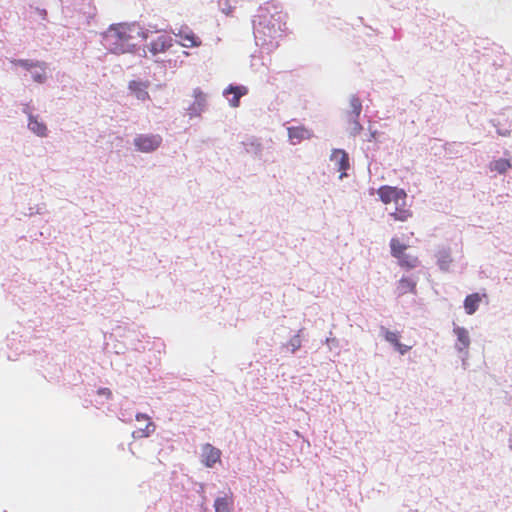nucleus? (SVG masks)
Wrapping results in <instances>:
<instances>
[{"label": "nucleus", "mask_w": 512, "mask_h": 512, "mask_svg": "<svg viewBox=\"0 0 512 512\" xmlns=\"http://www.w3.org/2000/svg\"><path fill=\"white\" fill-rule=\"evenodd\" d=\"M149 37V31L138 23L112 25L104 36L105 44L114 54L133 53Z\"/></svg>", "instance_id": "f257e3e1"}, {"label": "nucleus", "mask_w": 512, "mask_h": 512, "mask_svg": "<svg viewBox=\"0 0 512 512\" xmlns=\"http://www.w3.org/2000/svg\"><path fill=\"white\" fill-rule=\"evenodd\" d=\"M286 15L279 10L277 4L267 2L258 9V14L253 20L254 29L264 37H272L285 28Z\"/></svg>", "instance_id": "f03ea898"}, {"label": "nucleus", "mask_w": 512, "mask_h": 512, "mask_svg": "<svg viewBox=\"0 0 512 512\" xmlns=\"http://www.w3.org/2000/svg\"><path fill=\"white\" fill-rule=\"evenodd\" d=\"M377 194L384 204L394 203L395 205H398L407 198V194L403 189L388 185L381 186L378 189Z\"/></svg>", "instance_id": "7ed1b4c3"}, {"label": "nucleus", "mask_w": 512, "mask_h": 512, "mask_svg": "<svg viewBox=\"0 0 512 512\" xmlns=\"http://www.w3.org/2000/svg\"><path fill=\"white\" fill-rule=\"evenodd\" d=\"M162 142V138L160 135H138L134 139V144L137 150L141 152H152L156 150Z\"/></svg>", "instance_id": "20e7f679"}, {"label": "nucleus", "mask_w": 512, "mask_h": 512, "mask_svg": "<svg viewBox=\"0 0 512 512\" xmlns=\"http://www.w3.org/2000/svg\"><path fill=\"white\" fill-rule=\"evenodd\" d=\"M136 421L143 424L132 432L134 438H146L154 432L155 425L148 415L139 413L136 415Z\"/></svg>", "instance_id": "39448f33"}, {"label": "nucleus", "mask_w": 512, "mask_h": 512, "mask_svg": "<svg viewBox=\"0 0 512 512\" xmlns=\"http://www.w3.org/2000/svg\"><path fill=\"white\" fill-rule=\"evenodd\" d=\"M176 37L178 38L179 44L186 48L199 47L201 45L200 38L188 28L180 29Z\"/></svg>", "instance_id": "423d86ee"}, {"label": "nucleus", "mask_w": 512, "mask_h": 512, "mask_svg": "<svg viewBox=\"0 0 512 512\" xmlns=\"http://www.w3.org/2000/svg\"><path fill=\"white\" fill-rule=\"evenodd\" d=\"M351 111L348 113L349 120L352 122V133L357 134L362 130V126L358 122V117L362 111V104L359 98L353 96L350 99Z\"/></svg>", "instance_id": "0eeeda50"}, {"label": "nucleus", "mask_w": 512, "mask_h": 512, "mask_svg": "<svg viewBox=\"0 0 512 512\" xmlns=\"http://www.w3.org/2000/svg\"><path fill=\"white\" fill-rule=\"evenodd\" d=\"M193 97L194 102L188 107V113L191 117L199 116L206 104V95L200 88L194 89Z\"/></svg>", "instance_id": "6e6552de"}, {"label": "nucleus", "mask_w": 512, "mask_h": 512, "mask_svg": "<svg viewBox=\"0 0 512 512\" xmlns=\"http://www.w3.org/2000/svg\"><path fill=\"white\" fill-rule=\"evenodd\" d=\"M221 451L211 444H205L202 447V461L207 467H213L220 461Z\"/></svg>", "instance_id": "1a4fd4ad"}, {"label": "nucleus", "mask_w": 512, "mask_h": 512, "mask_svg": "<svg viewBox=\"0 0 512 512\" xmlns=\"http://www.w3.org/2000/svg\"><path fill=\"white\" fill-rule=\"evenodd\" d=\"M171 46H172L171 38L166 35H160L150 43L149 51L153 55H156L158 53L165 52Z\"/></svg>", "instance_id": "9d476101"}, {"label": "nucleus", "mask_w": 512, "mask_h": 512, "mask_svg": "<svg viewBox=\"0 0 512 512\" xmlns=\"http://www.w3.org/2000/svg\"><path fill=\"white\" fill-rule=\"evenodd\" d=\"M288 136L293 144H296L302 140L310 139L312 137V132L304 126L289 127Z\"/></svg>", "instance_id": "9b49d317"}, {"label": "nucleus", "mask_w": 512, "mask_h": 512, "mask_svg": "<svg viewBox=\"0 0 512 512\" xmlns=\"http://www.w3.org/2000/svg\"><path fill=\"white\" fill-rule=\"evenodd\" d=\"M248 93V89L245 86H233L230 85L225 89L224 94H233V97L229 99L231 107L236 108L240 104V98Z\"/></svg>", "instance_id": "f8f14e48"}, {"label": "nucleus", "mask_w": 512, "mask_h": 512, "mask_svg": "<svg viewBox=\"0 0 512 512\" xmlns=\"http://www.w3.org/2000/svg\"><path fill=\"white\" fill-rule=\"evenodd\" d=\"M395 221L406 222L412 217V211L407 207L406 200L396 205L393 212L389 214Z\"/></svg>", "instance_id": "ddd939ff"}, {"label": "nucleus", "mask_w": 512, "mask_h": 512, "mask_svg": "<svg viewBox=\"0 0 512 512\" xmlns=\"http://www.w3.org/2000/svg\"><path fill=\"white\" fill-rule=\"evenodd\" d=\"M147 83L139 82V81H131L129 83V89L136 96L137 99L145 101L149 99V94L147 92Z\"/></svg>", "instance_id": "4468645a"}, {"label": "nucleus", "mask_w": 512, "mask_h": 512, "mask_svg": "<svg viewBox=\"0 0 512 512\" xmlns=\"http://www.w3.org/2000/svg\"><path fill=\"white\" fill-rule=\"evenodd\" d=\"M215 512H232L233 497L232 494H226L223 497H218L214 503Z\"/></svg>", "instance_id": "2eb2a0df"}, {"label": "nucleus", "mask_w": 512, "mask_h": 512, "mask_svg": "<svg viewBox=\"0 0 512 512\" xmlns=\"http://www.w3.org/2000/svg\"><path fill=\"white\" fill-rule=\"evenodd\" d=\"M454 333L457 336L458 344L456 345L458 350L467 349L470 345L469 333L464 327H455Z\"/></svg>", "instance_id": "dca6fc26"}, {"label": "nucleus", "mask_w": 512, "mask_h": 512, "mask_svg": "<svg viewBox=\"0 0 512 512\" xmlns=\"http://www.w3.org/2000/svg\"><path fill=\"white\" fill-rule=\"evenodd\" d=\"M481 302V296L478 293H473L466 296L464 300V308L467 314L472 315L478 309Z\"/></svg>", "instance_id": "f3484780"}, {"label": "nucleus", "mask_w": 512, "mask_h": 512, "mask_svg": "<svg viewBox=\"0 0 512 512\" xmlns=\"http://www.w3.org/2000/svg\"><path fill=\"white\" fill-rule=\"evenodd\" d=\"M331 160L336 163L339 171H345L349 166L348 155L343 150H335L332 153Z\"/></svg>", "instance_id": "a211bd4d"}, {"label": "nucleus", "mask_w": 512, "mask_h": 512, "mask_svg": "<svg viewBox=\"0 0 512 512\" xmlns=\"http://www.w3.org/2000/svg\"><path fill=\"white\" fill-rule=\"evenodd\" d=\"M29 129L37 134L38 136L44 137L46 136L47 127L44 123L39 122L36 118L33 116L29 117V123H28Z\"/></svg>", "instance_id": "6ab92c4d"}, {"label": "nucleus", "mask_w": 512, "mask_h": 512, "mask_svg": "<svg viewBox=\"0 0 512 512\" xmlns=\"http://www.w3.org/2000/svg\"><path fill=\"white\" fill-rule=\"evenodd\" d=\"M398 290L401 295L407 293H415L416 283L410 278H401L399 280Z\"/></svg>", "instance_id": "aec40b11"}, {"label": "nucleus", "mask_w": 512, "mask_h": 512, "mask_svg": "<svg viewBox=\"0 0 512 512\" xmlns=\"http://www.w3.org/2000/svg\"><path fill=\"white\" fill-rule=\"evenodd\" d=\"M391 255L394 258H400L407 249V245L400 242L398 238H392L390 240Z\"/></svg>", "instance_id": "412c9836"}, {"label": "nucleus", "mask_w": 512, "mask_h": 512, "mask_svg": "<svg viewBox=\"0 0 512 512\" xmlns=\"http://www.w3.org/2000/svg\"><path fill=\"white\" fill-rule=\"evenodd\" d=\"M401 267L406 269L415 268L418 264V258L406 253H403L400 258H396Z\"/></svg>", "instance_id": "4be33fe9"}, {"label": "nucleus", "mask_w": 512, "mask_h": 512, "mask_svg": "<svg viewBox=\"0 0 512 512\" xmlns=\"http://www.w3.org/2000/svg\"><path fill=\"white\" fill-rule=\"evenodd\" d=\"M511 167H512V164L510 163V161L507 159H503V158L494 160L491 163V170L496 171L500 174L506 173L507 170Z\"/></svg>", "instance_id": "5701e85b"}, {"label": "nucleus", "mask_w": 512, "mask_h": 512, "mask_svg": "<svg viewBox=\"0 0 512 512\" xmlns=\"http://www.w3.org/2000/svg\"><path fill=\"white\" fill-rule=\"evenodd\" d=\"M385 340L395 346L399 342V334L397 332H392L387 329L384 330Z\"/></svg>", "instance_id": "b1692460"}, {"label": "nucleus", "mask_w": 512, "mask_h": 512, "mask_svg": "<svg viewBox=\"0 0 512 512\" xmlns=\"http://www.w3.org/2000/svg\"><path fill=\"white\" fill-rule=\"evenodd\" d=\"M289 345L291 346L292 353L298 350L301 347V339L299 335L292 337L289 341Z\"/></svg>", "instance_id": "393cba45"}, {"label": "nucleus", "mask_w": 512, "mask_h": 512, "mask_svg": "<svg viewBox=\"0 0 512 512\" xmlns=\"http://www.w3.org/2000/svg\"><path fill=\"white\" fill-rule=\"evenodd\" d=\"M15 64H16V65H19V66H21V67H24V68H26V69H28V70H29V69H31L32 67L37 66V64L32 63V62H30V61H28V60H17V61L15 62Z\"/></svg>", "instance_id": "a878e982"}, {"label": "nucleus", "mask_w": 512, "mask_h": 512, "mask_svg": "<svg viewBox=\"0 0 512 512\" xmlns=\"http://www.w3.org/2000/svg\"><path fill=\"white\" fill-rule=\"evenodd\" d=\"M32 77H33L34 81H36L38 83L44 82V80L46 78L45 73H44V68H42V72L33 73Z\"/></svg>", "instance_id": "bb28decb"}, {"label": "nucleus", "mask_w": 512, "mask_h": 512, "mask_svg": "<svg viewBox=\"0 0 512 512\" xmlns=\"http://www.w3.org/2000/svg\"><path fill=\"white\" fill-rule=\"evenodd\" d=\"M394 347L402 355H404L411 349V346L401 344L400 342H398Z\"/></svg>", "instance_id": "cd10ccee"}, {"label": "nucleus", "mask_w": 512, "mask_h": 512, "mask_svg": "<svg viewBox=\"0 0 512 512\" xmlns=\"http://www.w3.org/2000/svg\"><path fill=\"white\" fill-rule=\"evenodd\" d=\"M98 394L99 395H104L106 397H110L111 396V391L108 388H101V389L98 390Z\"/></svg>", "instance_id": "c85d7f7f"}, {"label": "nucleus", "mask_w": 512, "mask_h": 512, "mask_svg": "<svg viewBox=\"0 0 512 512\" xmlns=\"http://www.w3.org/2000/svg\"><path fill=\"white\" fill-rule=\"evenodd\" d=\"M222 11L225 12L226 14H230L232 11V7H228V8L222 7Z\"/></svg>", "instance_id": "c756f323"}, {"label": "nucleus", "mask_w": 512, "mask_h": 512, "mask_svg": "<svg viewBox=\"0 0 512 512\" xmlns=\"http://www.w3.org/2000/svg\"><path fill=\"white\" fill-rule=\"evenodd\" d=\"M223 2L227 3L228 0H220V5H223Z\"/></svg>", "instance_id": "7c9ffc66"}, {"label": "nucleus", "mask_w": 512, "mask_h": 512, "mask_svg": "<svg viewBox=\"0 0 512 512\" xmlns=\"http://www.w3.org/2000/svg\"><path fill=\"white\" fill-rule=\"evenodd\" d=\"M511 448H512V439H511Z\"/></svg>", "instance_id": "2f4dec72"}]
</instances>
